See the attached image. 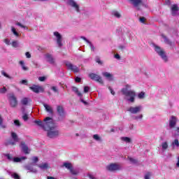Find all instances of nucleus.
Here are the masks:
<instances>
[{
  "label": "nucleus",
  "instance_id": "f257e3e1",
  "mask_svg": "<svg viewBox=\"0 0 179 179\" xmlns=\"http://www.w3.org/2000/svg\"><path fill=\"white\" fill-rule=\"evenodd\" d=\"M35 124L36 125H38V127H41L44 129V131H48V129H52V128H57V124L54 123V121L52 120V118L50 117H47L43 120V122L41 120H35Z\"/></svg>",
  "mask_w": 179,
  "mask_h": 179
},
{
  "label": "nucleus",
  "instance_id": "f03ea898",
  "mask_svg": "<svg viewBox=\"0 0 179 179\" xmlns=\"http://www.w3.org/2000/svg\"><path fill=\"white\" fill-rule=\"evenodd\" d=\"M131 89V85H126L125 88H122L121 90V92L125 97H127V101H130V103H135V97H136V92L134 90H128Z\"/></svg>",
  "mask_w": 179,
  "mask_h": 179
},
{
  "label": "nucleus",
  "instance_id": "7ed1b4c3",
  "mask_svg": "<svg viewBox=\"0 0 179 179\" xmlns=\"http://www.w3.org/2000/svg\"><path fill=\"white\" fill-rule=\"evenodd\" d=\"M8 101L12 108H15L17 106V98H16V96L13 94H10L8 96Z\"/></svg>",
  "mask_w": 179,
  "mask_h": 179
},
{
  "label": "nucleus",
  "instance_id": "20e7f679",
  "mask_svg": "<svg viewBox=\"0 0 179 179\" xmlns=\"http://www.w3.org/2000/svg\"><path fill=\"white\" fill-rule=\"evenodd\" d=\"M55 128L48 129V136L49 138H57L59 135V130H54Z\"/></svg>",
  "mask_w": 179,
  "mask_h": 179
},
{
  "label": "nucleus",
  "instance_id": "39448f33",
  "mask_svg": "<svg viewBox=\"0 0 179 179\" xmlns=\"http://www.w3.org/2000/svg\"><path fill=\"white\" fill-rule=\"evenodd\" d=\"M155 51L162 58V59H164L165 62H167V56L166 55L164 50H162L160 47L156 45Z\"/></svg>",
  "mask_w": 179,
  "mask_h": 179
},
{
  "label": "nucleus",
  "instance_id": "423d86ee",
  "mask_svg": "<svg viewBox=\"0 0 179 179\" xmlns=\"http://www.w3.org/2000/svg\"><path fill=\"white\" fill-rule=\"evenodd\" d=\"M129 3L133 5L134 8H137V10H141V8L139 6H142L143 5V0H128Z\"/></svg>",
  "mask_w": 179,
  "mask_h": 179
},
{
  "label": "nucleus",
  "instance_id": "0eeeda50",
  "mask_svg": "<svg viewBox=\"0 0 179 179\" xmlns=\"http://www.w3.org/2000/svg\"><path fill=\"white\" fill-rule=\"evenodd\" d=\"M88 76L90 78V79H92V80H94L95 82H98V83L103 85V79L101 77H100V76L94 73H91L88 75Z\"/></svg>",
  "mask_w": 179,
  "mask_h": 179
},
{
  "label": "nucleus",
  "instance_id": "6e6552de",
  "mask_svg": "<svg viewBox=\"0 0 179 179\" xmlns=\"http://www.w3.org/2000/svg\"><path fill=\"white\" fill-rule=\"evenodd\" d=\"M106 170L108 171H118V170H121V166L117 164H110L106 166Z\"/></svg>",
  "mask_w": 179,
  "mask_h": 179
},
{
  "label": "nucleus",
  "instance_id": "1a4fd4ad",
  "mask_svg": "<svg viewBox=\"0 0 179 179\" xmlns=\"http://www.w3.org/2000/svg\"><path fill=\"white\" fill-rule=\"evenodd\" d=\"M29 89L30 90L34 92V93H36V94L44 92V88H43V87L40 85H34L31 87H29Z\"/></svg>",
  "mask_w": 179,
  "mask_h": 179
},
{
  "label": "nucleus",
  "instance_id": "9d476101",
  "mask_svg": "<svg viewBox=\"0 0 179 179\" xmlns=\"http://www.w3.org/2000/svg\"><path fill=\"white\" fill-rule=\"evenodd\" d=\"M66 66H67L68 69H69L70 71H72L73 72H74V73H78V72H79V67L72 64L69 62H67L66 63Z\"/></svg>",
  "mask_w": 179,
  "mask_h": 179
},
{
  "label": "nucleus",
  "instance_id": "9b49d317",
  "mask_svg": "<svg viewBox=\"0 0 179 179\" xmlns=\"http://www.w3.org/2000/svg\"><path fill=\"white\" fill-rule=\"evenodd\" d=\"M53 34L57 38V44L58 47H62V36L61 34L58 31H55Z\"/></svg>",
  "mask_w": 179,
  "mask_h": 179
},
{
  "label": "nucleus",
  "instance_id": "f8f14e48",
  "mask_svg": "<svg viewBox=\"0 0 179 179\" xmlns=\"http://www.w3.org/2000/svg\"><path fill=\"white\" fill-rule=\"evenodd\" d=\"M11 138L14 141H8L7 144L14 146V145H16V143L15 142H19V137L17 136V134L16 133L11 132Z\"/></svg>",
  "mask_w": 179,
  "mask_h": 179
},
{
  "label": "nucleus",
  "instance_id": "ddd939ff",
  "mask_svg": "<svg viewBox=\"0 0 179 179\" xmlns=\"http://www.w3.org/2000/svg\"><path fill=\"white\" fill-rule=\"evenodd\" d=\"M141 110H142V106H138L136 107H130L129 109H127V111L131 114H138V113H141Z\"/></svg>",
  "mask_w": 179,
  "mask_h": 179
},
{
  "label": "nucleus",
  "instance_id": "4468645a",
  "mask_svg": "<svg viewBox=\"0 0 179 179\" xmlns=\"http://www.w3.org/2000/svg\"><path fill=\"white\" fill-rule=\"evenodd\" d=\"M20 148L24 155H29L30 153V150H29V147L26 145L24 141H21Z\"/></svg>",
  "mask_w": 179,
  "mask_h": 179
},
{
  "label": "nucleus",
  "instance_id": "2eb2a0df",
  "mask_svg": "<svg viewBox=\"0 0 179 179\" xmlns=\"http://www.w3.org/2000/svg\"><path fill=\"white\" fill-rule=\"evenodd\" d=\"M67 3H68V5H70V6H71L72 8H74V9H76V12H80L79 5H78V3H76V2H75V1L69 0Z\"/></svg>",
  "mask_w": 179,
  "mask_h": 179
},
{
  "label": "nucleus",
  "instance_id": "dca6fc26",
  "mask_svg": "<svg viewBox=\"0 0 179 179\" xmlns=\"http://www.w3.org/2000/svg\"><path fill=\"white\" fill-rule=\"evenodd\" d=\"M57 111L59 117H65V109H64V106H57Z\"/></svg>",
  "mask_w": 179,
  "mask_h": 179
},
{
  "label": "nucleus",
  "instance_id": "f3484780",
  "mask_svg": "<svg viewBox=\"0 0 179 179\" xmlns=\"http://www.w3.org/2000/svg\"><path fill=\"white\" fill-rule=\"evenodd\" d=\"M177 124V117L176 116H172L171 120H169V127L171 128H174Z\"/></svg>",
  "mask_w": 179,
  "mask_h": 179
},
{
  "label": "nucleus",
  "instance_id": "a211bd4d",
  "mask_svg": "<svg viewBox=\"0 0 179 179\" xmlns=\"http://www.w3.org/2000/svg\"><path fill=\"white\" fill-rule=\"evenodd\" d=\"M45 58L47 59V62L50 64H55V60L54 59V57H52V55L47 53L45 55Z\"/></svg>",
  "mask_w": 179,
  "mask_h": 179
},
{
  "label": "nucleus",
  "instance_id": "6ab92c4d",
  "mask_svg": "<svg viewBox=\"0 0 179 179\" xmlns=\"http://www.w3.org/2000/svg\"><path fill=\"white\" fill-rule=\"evenodd\" d=\"M43 107L45 108L47 113H49V114H54V110H52V107L51 106L44 103Z\"/></svg>",
  "mask_w": 179,
  "mask_h": 179
},
{
  "label": "nucleus",
  "instance_id": "aec40b11",
  "mask_svg": "<svg viewBox=\"0 0 179 179\" xmlns=\"http://www.w3.org/2000/svg\"><path fill=\"white\" fill-rule=\"evenodd\" d=\"M171 9L172 10V15L176 16L175 12H177L178 10V6H177V4H173L171 6Z\"/></svg>",
  "mask_w": 179,
  "mask_h": 179
},
{
  "label": "nucleus",
  "instance_id": "412c9836",
  "mask_svg": "<svg viewBox=\"0 0 179 179\" xmlns=\"http://www.w3.org/2000/svg\"><path fill=\"white\" fill-rule=\"evenodd\" d=\"M25 169L31 171V173H37V169H34L31 165H26Z\"/></svg>",
  "mask_w": 179,
  "mask_h": 179
},
{
  "label": "nucleus",
  "instance_id": "4be33fe9",
  "mask_svg": "<svg viewBox=\"0 0 179 179\" xmlns=\"http://www.w3.org/2000/svg\"><path fill=\"white\" fill-rule=\"evenodd\" d=\"M31 100L29 98H23L21 100V103L22 106H27V104H29V102L31 101Z\"/></svg>",
  "mask_w": 179,
  "mask_h": 179
},
{
  "label": "nucleus",
  "instance_id": "5701e85b",
  "mask_svg": "<svg viewBox=\"0 0 179 179\" xmlns=\"http://www.w3.org/2000/svg\"><path fill=\"white\" fill-rule=\"evenodd\" d=\"M103 76H105V78H107L108 79H109V80H113V75H111V73L108 72L103 73Z\"/></svg>",
  "mask_w": 179,
  "mask_h": 179
},
{
  "label": "nucleus",
  "instance_id": "b1692460",
  "mask_svg": "<svg viewBox=\"0 0 179 179\" xmlns=\"http://www.w3.org/2000/svg\"><path fill=\"white\" fill-rule=\"evenodd\" d=\"M72 90H73V92H74V93H76V94H78V96L79 97H82V93H80V92H79V90L78 89V87H73Z\"/></svg>",
  "mask_w": 179,
  "mask_h": 179
},
{
  "label": "nucleus",
  "instance_id": "393cba45",
  "mask_svg": "<svg viewBox=\"0 0 179 179\" xmlns=\"http://www.w3.org/2000/svg\"><path fill=\"white\" fill-rule=\"evenodd\" d=\"M64 166L66 167L68 170H70L72 169L73 166H72V164L68 163V162H64Z\"/></svg>",
  "mask_w": 179,
  "mask_h": 179
},
{
  "label": "nucleus",
  "instance_id": "a878e982",
  "mask_svg": "<svg viewBox=\"0 0 179 179\" xmlns=\"http://www.w3.org/2000/svg\"><path fill=\"white\" fill-rule=\"evenodd\" d=\"M0 128L2 129H5V128H6V125L3 124V119L1 116H0Z\"/></svg>",
  "mask_w": 179,
  "mask_h": 179
},
{
  "label": "nucleus",
  "instance_id": "bb28decb",
  "mask_svg": "<svg viewBox=\"0 0 179 179\" xmlns=\"http://www.w3.org/2000/svg\"><path fill=\"white\" fill-rule=\"evenodd\" d=\"M20 65H21L23 71H29V68H27L26 66H24V62L20 61Z\"/></svg>",
  "mask_w": 179,
  "mask_h": 179
},
{
  "label": "nucleus",
  "instance_id": "cd10ccee",
  "mask_svg": "<svg viewBox=\"0 0 179 179\" xmlns=\"http://www.w3.org/2000/svg\"><path fill=\"white\" fill-rule=\"evenodd\" d=\"M38 167L40 169H42V170H44L45 169H48V164L47 163H45V164H43L41 165H38Z\"/></svg>",
  "mask_w": 179,
  "mask_h": 179
},
{
  "label": "nucleus",
  "instance_id": "c85d7f7f",
  "mask_svg": "<svg viewBox=\"0 0 179 179\" xmlns=\"http://www.w3.org/2000/svg\"><path fill=\"white\" fill-rule=\"evenodd\" d=\"M162 37L164 40V42L166 43V44H169V45H171L172 43L170 41V40H169V38H166V36L162 35Z\"/></svg>",
  "mask_w": 179,
  "mask_h": 179
},
{
  "label": "nucleus",
  "instance_id": "c756f323",
  "mask_svg": "<svg viewBox=\"0 0 179 179\" xmlns=\"http://www.w3.org/2000/svg\"><path fill=\"white\" fill-rule=\"evenodd\" d=\"M127 159L129 160V162H131V163H133V164H136V163H138V160L131 157H128Z\"/></svg>",
  "mask_w": 179,
  "mask_h": 179
},
{
  "label": "nucleus",
  "instance_id": "7c9ffc66",
  "mask_svg": "<svg viewBox=\"0 0 179 179\" xmlns=\"http://www.w3.org/2000/svg\"><path fill=\"white\" fill-rule=\"evenodd\" d=\"M11 45L14 48H17V47H19V43H17V41H14L12 42Z\"/></svg>",
  "mask_w": 179,
  "mask_h": 179
},
{
  "label": "nucleus",
  "instance_id": "2f4dec72",
  "mask_svg": "<svg viewBox=\"0 0 179 179\" xmlns=\"http://www.w3.org/2000/svg\"><path fill=\"white\" fill-rule=\"evenodd\" d=\"M113 16H115V17H117L118 19L121 17V14L118 11H113Z\"/></svg>",
  "mask_w": 179,
  "mask_h": 179
},
{
  "label": "nucleus",
  "instance_id": "473e14b6",
  "mask_svg": "<svg viewBox=\"0 0 179 179\" xmlns=\"http://www.w3.org/2000/svg\"><path fill=\"white\" fill-rule=\"evenodd\" d=\"M1 75H3V76H5V78H8V79H13V78H12L11 76H10L9 75H8V73H6L5 71H1Z\"/></svg>",
  "mask_w": 179,
  "mask_h": 179
},
{
  "label": "nucleus",
  "instance_id": "72a5a7b5",
  "mask_svg": "<svg viewBox=\"0 0 179 179\" xmlns=\"http://www.w3.org/2000/svg\"><path fill=\"white\" fill-rule=\"evenodd\" d=\"M11 30L12 32L13 33L14 36H16V37H19V33H17V31H16V29H15V27H11Z\"/></svg>",
  "mask_w": 179,
  "mask_h": 179
},
{
  "label": "nucleus",
  "instance_id": "f704fd0d",
  "mask_svg": "<svg viewBox=\"0 0 179 179\" xmlns=\"http://www.w3.org/2000/svg\"><path fill=\"white\" fill-rule=\"evenodd\" d=\"M70 173H71V174L73 176H77L78 174V171H76L75 169H73V166L69 170Z\"/></svg>",
  "mask_w": 179,
  "mask_h": 179
},
{
  "label": "nucleus",
  "instance_id": "c9c22d12",
  "mask_svg": "<svg viewBox=\"0 0 179 179\" xmlns=\"http://www.w3.org/2000/svg\"><path fill=\"white\" fill-rule=\"evenodd\" d=\"M122 141L127 142V143H131V138L129 137H122Z\"/></svg>",
  "mask_w": 179,
  "mask_h": 179
},
{
  "label": "nucleus",
  "instance_id": "e433bc0d",
  "mask_svg": "<svg viewBox=\"0 0 179 179\" xmlns=\"http://www.w3.org/2000/svg\"><path fill=\"white\" fill-rule=\"evenodd\" d=\"M162 149H164V150H166L168 148H169V144H167V142H164L162 143Z\"/></svg>",
  "mask_w": 179,
  "mask_h": 179
},
{
  "label": "nucleus",
  "instance_id": "4c0bfd02",
  "mask_svg": "<svg viewBox=\"0 0 179 179\" xmlns=\"http://www.w3.org/2000/svg\"><path fill=\"white\" fill-rule=\"evenodd\" d=\"M11 177H13V178L14 179H20V176L16 173H14L13 174H12Z\"/></svg>",
  "mask_w": 179,
  "mask_h": 179
},
{
  "label": "nucleus",
  "instance_id": "58836bf2",
  "mask_svg": "<svg viewBox=\"0 0 179 179\" xmlns=\"http://www.w3.org/2000/svg\"><path fill=\"white\" fill-rule=\"evenodd\" d=\"M138 99H145V92H141L138 94Z\"/></svg>",
  "mask_w": 179,
  "mask_h": 179
},
{
  "label": "nucleus",
  "instance_id": "ea45409f",
  "mask_svg": "<svg viewBox=\"0 0 179 179\" xmlns=\"http://www.w3.org/2000/svg\"><path fill=\"white\" fill-rule=\"evenodd\" d=\"M22 120L24 121H28L29 120V115H27V113H24L23 115H22Z\"/></svg>",
  "mask_w": 179,
  "mask_h": 179
},
{
  "label": "nucleus",
  "instance_id": "a19ab883",
  "mask_svg": "<svg viewBox=\"0 0 179 179\" xmlns=\"http://www.w3.org/2000/svg\"><path fill=\"white\" fill-rule=\"evenodd\" d=\"M96 62L99 64V65H103V62H101V60L100 59V57H99L96 58Z\"/></svg>",
  "mask_w": 179,
  "mask_h": 179
},
{
  "label": "nucleus",
  "instance_id": "79ce46f5",
  "mask_svg": "<svg viewBox=\"0 0 179 179\" xmlns=\"http://www.w3.org/2000/svg\"><path fill=\"white\" fill-rule=\"evenodd\" d=\"M151 176H152V173H150V172H148V173L145 175L144 178H145V179H150Z\"/></svg>",
  "mask_w": 179,
  "mask_h": 179
},
{
  "label": "nucleus",
  "instance_id": "37998d69",
  "mask_svg": "<svg viewBox=\"0 0 179 179\" xmlns=\"http://www.w3.org/2000/svg\"><path fill=\"white\" fill-rule=\"evenodd\" d=\"M6 87H3V88L1 90H0V93H1L2 94H4V93H6Z\"/></svg>",
  "mask_w": 179,
  "mask_h": 179
},
{
  "label": "nucleus",
  "instance_id": "c03bdc74",
  "mask_svg": "<svg viewBox=\"0 0 179 179\" xmlns=\"http://www.w3.org/2000/svg\"><path fill=\"white\" fill-rule=\"evenodd\" d=\"M22 159L19 158V157H15L13 158V162H15V163H19V162H21Z\"/></svg>",
  "mask_w": 179,
  "mask_h": 179
},
{
  "label": "nucleus",
  "instance_id": "a18cd8bd",
  "mask_svg": "<svg viewBox=\"0 0 179 179\" xmlns=\"http://www.w3.org/2000/svg\"><path fill=\"white\" fill-rule=\"evenodd\" d=\"M88 44L90 45L91 51H94L95 48H94V45H93V44H92V42L88 43Z\"/></svg>",
  "mask_w": 179,
  "mask_h": 179
},
{
  "label": "nucleus",
  "instance_id": "49530a36",
  "mask_svg": "<svg viewBox=\"0 0 179 179\" xmlns=\"http://www.w3.org/2000/svg\"><path fill=\"white\" fill-rule=\"evenodd\" d=\"M172 145H175L176 146H179V142H178V139H175L174 142L172 143Z\"/></svg>",
  "mask_w": 179,
  "mask_h": 179
},
{
  "label": "nucleus",
  "instance_id": "de8ad7c7",
  "mask_svg": "<svg viewBox=\"0 0 179 179\" xmlns=\"http://www.w3.org/2000/svg\"><path fill=\"white\" fill-rule=\"evenodd\" d=\"M141 23H145L146 22V18H145V17H141L139 19Z\"/></svg>",
  "mask_w": 179,
  "mask_h": 179
},
{
  "label": "nucleus",
  "instance_id": "09e8293b",
  "mask_svg": "<svg viewBox=\"0 0 179 179\" xmlns=\"http://www.w3.org/2000/svg\"><path fill=\"white\" fill-rule=\"evenodd\" d=\"M14 124H15V125H16L17 127H20V122L19 120H15L14 121Z\"/></svg>",
  "mask_w": 179,
  "mask_h": 179
},
{
  "label": "nucleus",
  "instance_id": "8fccbe9b",
  "mask_svg": "<svg viewBox=\"0 0 179 179\" xmlns=\"http://www.w3.org/2000/svg\"><path fill=\"white\" fill-rule=\"evenodd\" d=\"M4 43H5L7 45H10V41H9V39H8V38H5V39H4Z\"/></svg>",
  "mask_w": 179,
  "mask_h": 179
},
{
  "label": "nucleus",
  "instance_id": "3c124183",
  "mask_svg": "<svg viewBox=\"0 0 179 179\" xmlns=\"http://www.w3.org/2000/svg\"><path fill=\"white\" fill-rule=\"evenodd\" d=\"M93 138L95 139V141H100V136H99L97 134H94Z\"/></svg>",
  "mask_w": 179,
  "mask_h": 179
},
{
  "label": "nucleus",
  "instance_id": "603ef678",
  "mask_svg": "<svg viewBox=\"0 0 179 179\" xmlns=\"http://www.w3.org/2000/svg\"><path fill=\"white\" fill-rule=\"evenodd\" d=\"M75 81L77 83H80V82H82V78H79V77H76V79H75Z\"/></svg>",
  "mask_w": 179,
  "mask_h": 179
},
{
  "label": "nucleus",
  "instance_id": "864d4df0",
  "mask_svg": "<svg viewBox=\"0 0 179 179\" xmlns=\"http://www.w3.org/2000/svg\"><path fill=\"white\" fill-rule=\"evenodd\" d=\"M17 26H20V27H22V29H26V26L22 24L20 22H17Z\"/></svg>",
  "mask_w": 179,
  "mask_h": 179
},
{
  "label": "nucleus",
  "instance_id": "5fc2aeb1",
  "mask_svg": "<svg viewBox=\"0 0 179 179\" xmlns=\"http://www.w3.org/2000/svg\"><path fill=\"white\" fill-rule=\"evenodd\" d=\"M90 89V88L88 86L84 87V93H87V92H89Z\"/></svg>",
  "mask_w": 179,
  "mask_h": 179
},
{
  "label": "nucleus",
  "instance_id": "6e6d98bb",
  "mask_svg": "<svg viewBox=\"0 0 179 179\" xmlns=\"http://www.w3.org/2000/svg\"><path fill=\"white\" fill-rule=\"evenodd\" d=\"M38 80H40V82H44V80H45V77L44 76L39 77Z\"/></svg>",
  "mask_w": 179,
  "mask_h": 179
},
{
  "label": "nucleus",
  "instance_id": "4d7b16f0",
  "mask_svg": "<svg viewBox=\"0 0 179 179\" xmlns=\"http://www.w3.org/2000/svg\"><path fill=\"white\" fill-rule=\"evenodd\" d=\"M32 160H33V162H34V163H37V162H38V157H34L32 158Z\"/></svg>",
  "mask_w": 179,
  "mask_h": 179
},
{
  "label": "nucleus",
  "instance_id": "13d9d810",
  "mask_svg": "<svg viewBox=\"0 0 179 179\" xmlns=\"http://www.w3.org/2000/svg\"><path fill=\"white\" fill-rule=\"evenodd\" d=\"M51 90H53V92H55V93H57L58 92V89H57V87H52Z\"/></svg>",
  "mask_w": 179,
  "mask_h": 179
},
{
  "label": "nucleus",
  "instance_id": "bf43d9fd",
  "mask_svg": "<svg viewBox=\"0 0 179 179\" xmlns=\"http://www.w3.org/2000/svg\"><path fill=\"white\" fill-rule=\"evenodd\" d=\"M108 89H109L111 94H113V96H114L115 94V92H114V90L111 89V87H108Z\"/></svg>",
  "mask_w": 179,
  "mask_h": 179
},
{
  "label": "nucleus",
  "instance_id": "052dcab7",
  "mask_svg": "<svg viewBox=\"0 0 179 179\" xmlns=\"http://www.w3.org/2000/svg\"><path fill=\"white\" fill-rule=\"evenodd\" d=\"M87 176L89 177V178L90 179H97V178L94 177V176L92 175V174H88Z\"/></svg>",
  "mask_w": 179,
  "mask_h": 179
},
{
  "label": "nucleus",
  "instance_id": "680f3d73",
  "mask_svg": "<svg viewBox=\"0 0 179 179\" xmlns=\"http://www.w3.org/2000/svg\"><path fill=\"white\" fill-rule=\"evenodd\" d=\"M25 55H26V57H27V58H31V55L30 54L29 52H27L25 53Z\"/></svg>",
  "mask_w": 179,
  "mask_h": 179
},
{
  "label": "nucleus",
  "instance_id": "e2e57ef3",
  "mask_svg": "<svg viewBox=\"0 0 179 179\" xmlns=\"http://www.w3.org/2000/svg\"><path fill=\"white\" fill-rule=\"evenodd\" d=\"M80 38L86 41V43H90V41H89V40H87V38H86L85 36H81Z\"/></svg>",
  "mask_w": 179,
  "mask_h": 179
},
{
  "label": "nucleus",
  "instance_id": "0e129e2a",
  "mask_svg": "<svg viewBox=\"0 0 179 179\" xmlns=\"http://www.w3.org/2000/svg\"><path fill=\"white\" fill-rule=\"evenodd\" d=\"M115 58H116V59H121V56H120L118 54H116L115 55Z\"/></svg>",
  "mask_w": 179,
  "mask_h": 179
},
{
  "label": "nucleus",
  "instance_id": "69168bd1",
  "mask_svg": "<svg viewBox=\"0 0 179 179\" xmlns=\"http://www.w3.org/2000/svg\"><path fill=\"white\" fill-rule=\"evenodd\" d=\"M21 83H22V85H27V80H22L21 81Z\"/></svg>",
  "mask_w": 179,
  "mask_h": 179
},
{
  "label": "nucleus",
  "instance_id": "338daca9",
  "mask_svg": "<svg viewBox=\"0 0 179 179\" xmlns=\"http://www.w3.org/2000/svg\"><path fill=\"white\" fill-rule=\"evenodd\" d=\"M6 157H7V159H8V160H12V159H13L12 156H10V155H9V154L6 155Z\"/></svg>",
  "mask_w": 179,
  "mask_h": 179
},
{
  "label": "nucleus",
  "instance_id": "774afa93",
  "mask_svg": "<svg viewBox=\"0 0 179 179\" xmlns=\"http://www.w3.org/2000/svg\"><path fill=\"white\" fill-rule=\"evenodd\" d=\"M47 179H57V178H54L52 176H48Z\"/></svg>",
  "mask_w": 179,
  "mask_h": 179
}]
</instances>
